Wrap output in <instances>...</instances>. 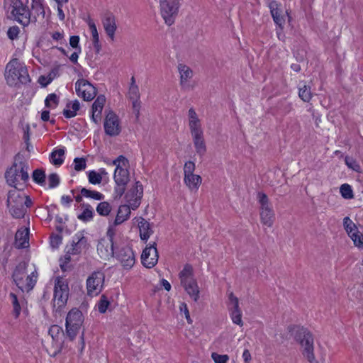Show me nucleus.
Here are the masks:
<instances>
[{"mask_svg": "<svg viewBox=\"0 0 363 363\" xmlns=\"http://www.w3.org/2000/svg\"><path fill=\"white\" fill-rule=\"evenodd\" d=\"M28 164L21 159L20 154L15 156L12 166L6 171L7 184L14 189H24L29 179Z\"/></svg>", "mask_w": 363, "mask_h": 363, "instance_id": "nucleus-1", "label": "nucleus"}, {"mask_svg": "<svg viewBox=\"0 0 363 363\" xmlns=\"http://www.w3.org/2000/svg\"><path fill=\"white\" fill-rule=\"evenodd\" d=\"M288 330L301 345L302 354L310 363H318L314 354V339L312 333L303 327L290 325Z\"/></svg>", "mask_w": 363, "mask_h": 363, "instance_id": "nucleus-2", "label": "nucleus"}, {"mask_svg": "<svg viewBox=\"0 0 363 363\" xmlns=\"http://www.w3.org/2000/svg\"><path fill=\"white\" fill-rule=\"evenodd\" d=\"M23 191V189H13L8 194L7 207L11 215L18 219L24 217L27 208L33 203L29 196Z\"/></svg>", "mask_w": 363, "mask_h": 363, "instance_id": "nucleus-3", "label": "nucleus"}, {"mask_svg": "<svg viewBox=\"0 0 363 363\" xmlns=\"http://www.w3.org/2000/svg\"><path fill=\"white\" fill-rule=\"evenodd\" d=\"M4 77L10 86H17L19 84H27L30 82L26 66L17 58L11 59L6 64Z\"/></svg>", "mask_w": 363, "mask_h": 363, "instance_id": "nucleus-4", "label": "nucleus"}, {"mask_svg": "<svg viewBox=\"0 0 363 363\" xmlns=\"http://www.w3.org/2000/svg\"><path fill=\"white\" fill-rule=\"evenodd\" d=\"M69 289L68 282L62 277H57L55 281L53 311L55 314H60L67 304L69 297Z\"/></svg>", "mask_w": 363, "mask_h": 363, "instance_id": "nucleus-5", "label": "nucleus"}, {"mask_svg": "<svg viewBox=\"0 0 363 363\" xmlns=\"http://www.w3.org/2000/svg\"><path fill=\"white\" fill-rule=\"evenodd\" d=\"M28 263L26 262H21L16 267L12 278L14 283L18 288L22 291H29L34 287L36 280L33 278V276H26V269Z\"/></svg>", "mask_w": 363, "mask_h": 363, "instance_id": "nucleus-6", "label": "nucleus"}, {"mask_svg": "<svg viewBox=\"0 0 363 363\" xmlns=\"http://www.w3.org/2000/svg\"><path fill=\"white\" fill-rule=\"evenodd\" d=\"M192 272L193 269L191 265H185L184 269L179 272V279L185 291L196 302L199 298L200 291L197 281L193 277Z\"/></svg>", "mask_w": 363, "mask_h": 363, "instance_id": "nucleus-7", "label": "nucleus"}, {"mask_svg": "<svg viewBox=\"0 0 363 363\" xmlns=\"http://www.w3.org/2000/svg\"><path fill=\"white\" fill-rule=\"evenodd\" d=\"M116 230L113 226H109L106 232V239L101 238L97 245V251L101 257L109 258L114 257L117 246L115 241Z\"/></svg>", "mask_w": 363, "mask_h": 363, "instance_id": "nucleus-8", "label": "nucleus"}, {"mask_svg": "<svg viewBox=\"0 0 363 363\" xmlns=\"http://www.w3.org/2000/svg\"><path fill=\"white\" fill-rule=\"evenodd\" d=\"M84 316L81 311L77 308H72L69 311L66 317V333L71 340L77 336L82 323Z\"/></svg>", "mask_w": 363, "mask_h": 363, "instance_id": "nucleus-9", "label": "nucleus"}, {"mask_svg": "<svg viewBox=\"0 0 363 363\" xmlns=\"http://www.w3.org/2000/svg\"><path fill=\"white\" fill-rule=\"evenodd\" d=\"M160 6L161 15L165 23L168 26L172 25L179 11V1L160 0Z\"/></svg>", "mask_w": 363, "mask_h": 363, "instance_id": "nucleus-10", "label": "nucleus"}, {"mask_svg": "<svg viewBox=\"0 0 363 363\" xmlns=\"http://www.w3.org/2000/svg\"><path fill=\"white\" fill-rule=\"evenodd\" d=\"M12 8L11 14L14 19L23 26H28L30 22V11L28 7L23 4L21 0H9Z\"/></svg>", "mask_w": 363, "mask_h": 363, "instance_id": "nucleus-11", "label": "nucleus"}, {"mask_svg": "<svg viewBox=\"0 0 363 363\" xmlns=\"http://www.w3.org/2000/svg\"><path fill=\"white\" fill-rule=\"evenodd\" d=\"M105 280V274L101 271L92 272L86 279L87 295L89 296H97L103 289Z\"/></svg>", "mask_w": 363, "mask_h": 363, "instance_id": "nucleus-12", "label": "nucleus"}, {"mask_svg": "<svg viewBox=\"0 0 363 363\" xmlns=\"http://www.w3.org/2000/svg\"><path fill=\"white\" fill-rule=\"evenodd\" d=\"M113 164L116 165L113 179L116 184H128L129 179V172L127 169L128 160L123 155L118 156Z\"/></svg>", "mask_w": 363, "mask_h": 363, "instance_id": "nucleus-13", "label": "nucleus"}, {"mask_svg": "<svg viewBox=\"0 0 363 363\" xmlns=\"http://www.w3.org/2000/svg\"><path fill=\"white\" fill-rule=\"evenodd\" d=\"M75 90L77 94L83 98L84 101H91L96 96L97 91L89 81L84 79H80L75 83Z\"/></svg>", "mask_w": 363, "mask_h": 363, "instance_id": "nucleus-14", "label": "nucleus"}, {"mask_svg": "<svg viewBox=\"0 0 363 363\" xmlns=\"http://www.w3.org/2000/svg\"><path fill=\"white\" fill-rule=\"evenodd\" d=\"M114 257L127 269H130L135 262V254L128 245H124L121 247L116 246Z\"/></svg>", "mask_w": 363, "mask_h": 363, "instance_id": "nucleus-15", "label": "nucleus"}, {"mask_svg": "<svg viewBox=\"0 0 363 363\" xmlns=\"http://www.w3.org/2000/svg\"><path fill=\"white\" fill-rule=\"evenodd\" d=\"M158 257L157 243L154 242L147 245L143 250L141 255V262L146 268L151 269L157 264Z\"/></svg>", "mask_w": 363, "mask_h": 363, "instance_id": "nucleus-16", "label": "nucleus"}, {"mask_svg": "<svg viewBox=\"0 0 363 363\" xmlns=\"http://www.w3.org/2000/svg\"><path fill=\"white\" fill-rule=\"evenodd\" d=\"M104 131L111 137L117 136L121 132L120 121L118 116L113 111H109L104 123Z\"/></svg>", "mask_w": 363, "mask_h": 363, "instance_id": "nucleus-17", "label": "nucleus"}, {"mask_svg": "<svg viewBox=\"0 0 363 363\" xmlns=\"http://www.w3.org/2000/svg\"><path fill=\"white\" fill-rule=\"evenodd\" d=\"M88 246V240L84 236V232L79 231L73 237L71 245L67 247V252L72 255H79L83 250L87 249Z\"/></svg>", "mask_w": 363, "mask_h": 363, "instance_id": "nucleus-18", "label": "nucleus"}, {"mask_svg": "<svg viewBox=\"0 0 363 363\" xmlns=\"http://www.w3.org/2000/svg\"><path fill=\"white\" fill-rule=\"evenodd\" d=\"M177 69L179 73V84L182 89L184 90L190 89L191 87L189 81L194 76L193 70L184 64H179Z\"/></svg>", "mask_w": 363, "mask_h": 363, "instance_id": "nucleus-19", "label": "nucleus"}, {"mask_svg": "<svg viewBox=\"0 0 363 363\" xmlns=\"http://www.w3.org/2000/svg\"><path fill=\"white\" fill-rule=\"evenodd\" d=\"M228 298L230 303L233 305V307L229 308L232 321L236 325L242 326L243 322L242 320V312L239 307L238 298L234 295L233 292L229 294Z\"/></svg>", "mask_w": 363, "mask_h": 363, "instance_id": "nucleus-20", "label": "nucleus"}, {"mask_svg": "<svg viewBox=\"0 0 363 363\" xmlns=\"http://www.w3.org/2000/svg\"><path fill=\"white\" fill-rule=\"evenodd\" d=\"M189 127L191 134L203 132L201 122L195 109L190 108L188 111Z\"/></svg>", "mask_w": 363, "mask_h": 363, "instance_id": "nucleus-21", "label": "nucleus"}, {"mask_svg": "<svg viewBox=\"0 0 363 363\" xmlns=\"http://www.w3.org/2000/svg\"><path fill=\"white\" fill-rule=\"evenodd\" d=\"M191 135L192 137L196 152L200 157H203L206 154L207 150L204 140L203 132L196 133Z\"/></svg>", "mask_w": 363, "mask_h": 363, "instance_id": "nucleus-22", "label": "nucleus"}, {"mask_svg": "<svg viewBox=\"0 0 363 363\" xmlns=\"http://www.w3.org/2000/svg\"><path fill=\"white\" fill-rule=\"evenodd\" d=\"M102 23L106 34L111 40H113L117 28L115 16L112 13H108L103 18Z\"/></svg>", "mask_w": 363, "mask_h": 363, "instance_id": "nucleus-23", "label": "nucleus"}, {"mask_svg": "<svg viewBox=\"0 0 363 363\" xmlns=\"http://www.w3.org/2000/svg\"><path fill=\"white\" fill-rule=\"evenodd\" d=\"M130 213V208L128 205H121L113 224L109 226H113L116 228L117 225L122 224L129 218Z\"/></svg>", "mask_w": 363, "mask_h": 363, "instance_id": "nucleus-24", "label": "nucleus"}, {"mask_svg": "<svg viewBox=\"0 0 363 363\" xmlns=\"http://www.w3.org/2000/svg\"><path fill=\"white\" fill-rule=\"evenodd\" d=\"M28 228L18 229L15 235V245L18 249L26 248L28 246Z\"/></svg>", "mask_w": 363, "mask_h": 363, "instance_id": "nucleus-25", "label": "nucleus"}, {"mask_svg": "<svg viewBox=\"0 0 363 363\" xmlns=\"http://www.w3.org/2000/svg\"><path fill=\"white\" fill-rule=\"evenodd\" d=\"M271 15L273 18L274 23L282 29L285 22L284 17L281 14L279 9V4L276 1H271L269 4Z\"/></svg>", "mask_w": 363, "mask_h": 363, "instance_id": "nucleus-26", "label": "nucleus"}, {"mask_svg": "<svg viewBox=\"0 0 363 363\" xmlns=\"http://www.w3.org/2000/svg\"><path fill=\"white\" fill-rule=\"evenodd\" d=\"M139 220L138 227L140 230V236L141 240L146 242L150 236L153 233V230L151 228L150 223L145 218L140 217Z\"/></svg>", "mask_w": 363, "mask_h": 363, "instance_id": "nucleus-27", "label": "nucleus"}, {"mask_svg": "<svg viewBox=\"0 0 363 363\" xmlns=\"http://www.w3.org/2000/svg\"><path fill=\"white\" fill-rule=\"evenodd\" d=\"M184 182L191 191H197L202 182V178L198 174H192L184 177Z\"/></svg>", "mask_w": 363, "mask_h": 363, "instance_id": "nucleus-28", "label": "nucleus"}, {"mask_svg": "<svg viewBox=\"0 0 363 363\" xmlns=\"http://www.w3.org/2000/svg\"><path fill=\"white\" fill-rule=\"evenodd\" d=\"M143 194V187L140 182H136L134 188L131 189L125 195L128 202H130L133 198L141 199Z\"/></svg>", "mask_w": 363, "mask_h": 363, "instance_id": "nucleus-29", "label": "nucleus"}, {"mask_svg": "<svg viewBox=\"0 0 363 363\" xmlns=\"http://www.w3.org/2000/svg\"><path fill=\"white\" fill-rule=\"evenodd\" d=\"M80 108V104L77 100L67 104L66 108L63 111V115L67 118H71L77 115V111Z\"/></svg>", "mask_w": 363, "mask_h": 363, "instance_id": "nucleus-30", "label": "nucleus"}, {"mask_svg": "<svg viewBox=\"0 0 363 363\" xmlns=\"http://www.w3.org/2000/svg\"><path fill=\"white\" fill-rule=\"evenodd\" d=\"M261 223L269 228H271L274 222V212L273 210L259 212Z\"/></svg>", "mask_w": 363, "mask_h": 363, "instance_id": "nucleus-31", "label": "nucleus"}, {"mask_svg": "<svg viewBox=\"0 0 363 363\" xmlns=\"http://www.w3.org/2000/svg\"><path fill=\"white\" fill-rule=\"evenodd\" d=\"M9 298L11 299V305L13 306L12 313L14 315V317L17 318L19 317L21 314V303L23 302V301H20L17 296L12 292L9 294Z\"/></svg>", "mask_w": 363, "mask_h": 363, "instance_id": "nucleus-32", "label": "nucleus"}, {"mask_svg": "<svg viewBox=\"0 0 363 363\" xmlns=\"http://www.w3.org/2000/svg\"><path fill=\"white\" fill-rule=\"evenodd\" d=\"M257 199L259 203L260 204L259 212L273 210L270 205L268 196L266 194L263 192H259L257 194Z\"/></svg>", "mask_w": 363, "mask_h": 363, "instance_id": "nucleus-33", "label": "nucleus"}, {"mask_svg": "<svg viewBox=\"0 0 363 363\" xmlns=\"http://www.w3.org/2000/svg\"><path fill=\"white\" fill-rule=\"evenodd\" d=\"M84 209L83 212L78 215L77 218L84 222H88L93 218L94 210L89 204H83Z\"/></svg>", "mask_w": 363, "mask_h": 363, "instance_id": "nucleus-34", "label": "nucleus"}, {"mask_svg": "<svg viewBox=\"0 0 363 363\" xmlns=\"http://www.w3.org/2000/svg\"><path fill=\"white\" fill-rule=\"evenodd\" d=\"M82 196L86 198H91L96 201H101L104 199V195L99 191H92L86 188H82L80 191Z\"/></svg>", "mask_w": 363, "mask_h": 363, "instance_id": "nucleus-35", "label": "nucleus"}, {"mask_svg": "<svg viewBox=\"0 0 363 363\" xmlns=\"http://www.w3.org/2000/svg\"><path fill=\"white\" fill-rule=\"evenodd\" d=\"M65 150L62 148L53 151L50 155V162L55 165H61L63 162Z\"/></svg>", "mask_w": 363, "mask_h": 363, "instance_id": "nucleus-36", "label": "nucleus"}, {"mask_svg": "<svg viewBox=\"0 0 363 363\" xmlns=\"http://www.w3.org/2000/svg\"><path fill=\"white\" fill-rule=\"evenodd\" d=\"M298 96L303 101L309 102L312 98L311 86L306 84H304L303 86H300Z\"/></svg>", "mask_w": 363, "mask_h": 363, "instance_id": "nucleus-37", "label": "nucleus"}, {"mask_svg": "<svg viewBox=\"0 0 363 363\" xmlns=\"http://www.w3.org/2000/svg\"><path fill=\"white\" fill-rule=\"evenodd\" d=\"M111 206L107 201L100 202L96 206V212L101 216H107L111 211Z\"/></svg>", "mask_w": 363, "mask_h": 363, "instance_id": "nucleus-38", "label": "nucleus"}, {"mask_svg": "<svg viewBox=\"0 0 363 363\" xmlns=\"http://www.w3.org/2000/svg\"><path fill=\"white\" fill-rule=\"evenodd\" d=\"M60 102L59 97L55 93L50 94L48 95L45 100V106L48 108H56Z\"/></svg>", "mask_w": 363, "mask_h": 363, "instance_id": "nucleus-39", "label": "nucleus"}, {"mask_svg": "<svg viewBox=\"0 0 363 363\" xmlns=\"http://www.w3.org/2000/svg\"><path fill=\"white\" fill-rule=\"evenodd\" d=\"M340 192L345 199H352L354 198L353 190L348 184H342L340 187Z\"/></svg>", "mask_w": 363, "mask_h": 363, "instance_id": "nucleus-40", "label": "nucleus"}, {"mask_svg": "<svg viewBox=\"0 0 363 363\" xmlns=\"http://www.w3.org/2000/svg\"><path fill=\"white\" fill-rule=\"evenodd\" d=\"M345 164L348 167V168L352 169L353 171L361 173L362 172V168L359 165V162L353 159L352 157H350L349 156H346L345 157Z\"/></svg>", "mask_w": 363, "mask_h": 363, "instance_id": "nucleus-41", "label": "nucleus"}, {"mask_svg": "<svg viewBox=\"0 0 363 363\" xmlns=\"http://www.w3.org/2000/svg\"><path fill=\"white\" fill-rule=\"evenodd\" d=\"M106 102V97L104 95H99L92 104L91 110L93 111L99 112V114L101 113L104 104Z\"/></svg>", "mask_w": 363, "mask_h": 363, "instance_id": "nucleus-42", "label": "nucleus"}, {"mask_svg": "<svg viewBox=\"0 0 363 363\" xmlns=\"http://www.w3.org/2000/svg\"><path fill=\"white\" fill-rule=\"evenodd\" d=\"M32 178L35 183L40 185H43L45 183V174L42 169H37L34 170L32 174Z\"/></svg>", "mask_w": 363, "mask_h": 363, "instance_id": "nucleus-43", "label": "nucleus"}, {"mask_svg": "<svg viewBox=\"0 0 363 363\" xmlns=\"http://www.w3.org/2000/svg\"><path fill=\"white\" fill-rule=\"evenodd\" d=\"M74 169L77 171H82L86 167V160L84 157H76L74 160Z\"/></svg>", "mask_w": 363, "mask_h": 363, "instance_id": "nucleus-44", "label": "nucleus"}, {"mask_svg": "<svg viewBox=\"0 0 363 363\" xmlns=\"http://www.w3.org/2000/svg\"><path fill=\"white\" fill-rule=\"evenodd\" d=\"M88 179L89 183L92 184H99L102 181L101 174H99L94 170L90 171L89 172Z\"/></svg>", "mask_w": 363, "mask_h": 363, "instance_id": "nucleus-45", "label": "nucleus"}, {"mask_svg": "<svg viewBox=\"0 0 363 363\" xmlns=\"http://www.w3.org/2000/svg\"><path fill=\"white\" fill-rule=\"evenodd\" d=\"M109 304L110 302L108 301L106 296L105 295H102L100 301L97 304L99 311L101 313H104L106 311Z\"/></svg>", "mask_w": 363, "mask_h": 363, "instance_id": "nucleus-46", "label": "nucleus"}, {"mask_svg": "<svg viewBox=\"0 0 363 363\" xmlns=\"http://www.w3.org/2000/svg\"><path fill=\"white\" fill-rule=\"evenodd\" d=\"M62 332V330L60 326L53 325L50 328L48 333L52 337L53 340L57 341L59 335Z\"/></svg>", "mask_w": 363, "mask_h": 363, "instance_id": "nucleus-47", "label": "nucleus"}, {"mask_svg": "<svg viewBox=\"0 0 363 363\" xmlns=\"http://www.w3.org/2000/svg\"><path fill=\"white\" fill-rule=\"evenodd\" d=\"M196 169L195 163L191 160L185 162L184 165V177L194 174Z\"/></svg>", "mask_w": 363, "mask_h": 363, "instance_id": "nucleus-48", "label": "nucleus"}, {"mask_svg": "<svg viewBox=\"0 0 363 363\" xmlns=\"http://www.w3.org/2000/svg\"><path fill=\"white\" fill-rule=\"evenodd\" d=\"M32 9H35L38 14L45 16V12L43 4L40 0H32Z\"/></svg>", "mask_w": 363, "mask_h": 363, "instance_id": "nucleus-49", "label": "nucleus"}, {"mask_svg": "<svg viewBox=\"0 0 363 363\" xmlns=\"http://www.w3.org/2000/svg\"><path fill=\"white\" fill-rule=\"evenodd\" d=\"M49 188L52 189L60 184V177L56 173H52L48 176Z\"/></svg>", "mask_w": 363, "mask_h": 363, "instance_id": "nucleus-50", "label": "nucleus"}, {"mask_svg": "<svg viewBox=\"0 0 363 363\" xmlns=\"http://www.w3.org/2000/svg\"><path fill=\"white\" fill-rule=\"evenodd\" d=\"M292 104L286 100L281 101L279 105V109L284 113H288L292 110Z\"/></svg>", "mask_w": 363, "mask_h": 363, "instance_id": "nucleus-51", "label": "nucleus"}, {"mask_svg": "<svg viewBox=\"0 0 363 363\" xmlns=\"http://www.w3.org/2000/svg\"><path fill=\"white\" fill-rule=\"evenodd\" d=\"M211 357L215 363H227L229 357L227 354H218L216 352H213Z\"/></svg>", "mask_w": 363, "mask_h": 363, "instance_id": "nucleus-52", "label": "nucleus"}, {"mask_svg": "<svg viewBox=\"0 0 363 363\" xmlns=\"http://www.w3.org/2000/svg\"><path fill=\"white\" fill-rule=\"evenodd\" d=\"M129 96L131 100H137L140 99L139 88L138 85L130 86Z\"/></svg>", "mask_w": 363, "mask_h": 363, "instance_id": "nucleus-53", "label": "nucleus"}, {"mask_svg": "<svg viewBox=\"0 0 363 363\" xmlns=\"http://www.w3.org/2000/svg\"><path fill=\"white\" fill-rule=\"evenodd\" d=\"M19 33V28L18 26L10 27L7 31V35L9 39L14 40L17 38Z\"/></svg>", "mask_w": 363, "mask_h": 363, "instance_id": "nucleus-54", "label": "nucleus"}, {"mask_svg": "<svg viewBox=\"0 0 363 363\" xmlns=\"http://www.w3.org/2000/svg\"><path fill=\"white\" fill-rule=\"evenodd\" d=\"M62 238L61 235H55L50 238V245L53 248H57L62 242Z\"/></svg>", "mask_w": 363, "mask_h": 363, "instance_id": "nucleus-55", "label": "nucleus"}, {"mask_svg": "<svg viewBox=\"0 0 363 363\" xmlns=\"http://www.w3.org/2000/svg\"><path fill=\"white\" fill-rule=\"evenodd\" d=\"M116 184V186L115 190H114L116 197L120 198L125 193L127 184Z\"/></svg>", "mask_w": 363, "mask_h": 363, "instance_id": "nucleus-56", "label": "nucleus"}, {"mask_svg": "<svg viewBox=\"0 0 363 363\" xmlns=\"http://www.w3.org/2000/svg\"><path fill=\"white\" fill-rule=\"evenodd\" d=\"M79 37L78 35H72L69 38V45L75 50H81L79 46Z\"/></svg>", "mask_w": 363, "mask_h": 363, "instance_id": "nucleus-57", "label": "nucleus"}, {"mask_svg": "<svg viewBox=\"0 0 363 363\" xmlns=\"http://www.w3.org/2000/svg\"><path fill=\"white\" fill-rule=\"evenodd\" d=\"M89 26L91 32L92 40H94V39L96 40V39L99 38L97 28H96L95 23L93 21H89Z\"/></svg>", "mask_w": 363, "mask_h": 363, "instance_id": "nucleus-58", "label": "nucleus"}, {"mask_svg": "<svg viewBox=\"0 0 363 363\" xmlns=\"http://www.w3.org/2000/svg\"><path fill=\"white\" fill-rule=\"evenodd\" d=\"M180 310L181 311H184V313L185 315V318L189 323H192V320L190 318L189 312L187 308V306L185 303H182L180 306Z\"/></svg>", "mask_w": 363, "mask_h": 363, "instance_id": "nucleus-59", "label": "nucleus"}, {"mask_svg": "<svg viewBox=\"0 0 363 363\" xmlns=\"http://www.w3.org/2000/svg\"><path fill=\"white\" fill-rule=\"evenodd\" d=\"M23 140L26 144V150L30 152L31 149L33 148V147L31 146V145L30 143V136H29L28 129L24 132Z\"/></svg>", "mask_w": 363, "mask_h": 363, "instance_id": "nucleus-60", "label": "nucleus"}, {"mask_svg": "<svg viewBox=\"0 0 363 363\" xmlns=\"http://www.w3.org/2000/svg\"><path fill=\"white\" fill-rule=\"evenodd\" d=\"M81 51H82V50H76V51H74L71 55V56L69 57V60L72 62H73L74 64L77 63L79 55L81 53Z\"/></svg>", "mask_w": 363, "mask_h": 363, "instance_id": "nucleus-61", "label": "nucleus"}, {"mask_svg": "<svg viewBox=\"0 0 363 363\" xmlns=\"http://www.w3.org/2000/svg\"><path fill=\"white\" fill-rule=\"evenodd\" d=\"M61 202L63 205L69 206L72 202V199L70 196H62L61 198Z\"/></svg>", "mask_w": 363, "mask_h": 363, "instance_id": "nucleus-62", "label": "nucleus"}, {"mask_svg": "<svg viewBox=\"0 0 363 363\" xmlns=\"http://www.w3.org/2000/svg\"><path fill=\"white\" fill-rule=\"evenodd\" d=\"M242 358L245 363H249L250 362L251 354H250V351L247 349L244 350V352L242 353Z\"/></svg>", "mask_w": 363, "mask_h": 363, "instance_id": "nucleus-63", "label": "nucleus"}, {"mask_svg": "<svg viewBox=\"0 0 363 363\" xmlns=\"http://www.w3.org/2000/svg\"><path fill=\"white\" fill-rule=\"evenodd\" d=\"M91 112H92V114H91L92 121L94 122L95 123H98L101 119V114H99V112H96V111H93Z\"/></svg>", "mask_w": 363, "mask_h": 363, "instance_id": "nucleus-64", "label": "nucleus"}]
</instances>
